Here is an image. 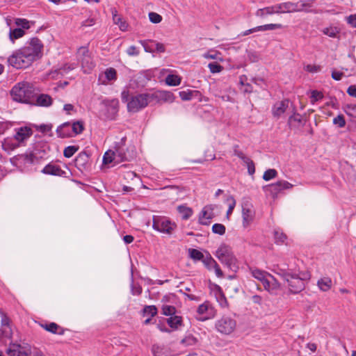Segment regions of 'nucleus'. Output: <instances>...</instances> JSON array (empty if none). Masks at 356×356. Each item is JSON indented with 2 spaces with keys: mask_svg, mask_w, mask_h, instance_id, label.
<instances>
[{
  "mask_svg": "<svg viewBox=\"0 0 356 356\" xmlns=\"http://www.w3.org/2000/svg\"><path fill=\"white\" fill-rule=\"evenodd\" d=\"M213 207L211 206H206L203 208L200 216V222L202 225H208L209 220L212 219L214 216L213 212Z\"/></svg>",
  "mask_w": 356,
  "mask_h": 356,
  "instance_id": "18",
  "label": "nucleus"
},
{
  "mask_svg": "<svg viewBox=\"0 0 356 356\" xmlns=\"http://www.w3.org/2000/svg\"><path fill=\"white\" fill-rule=\"evenodd\" d=\"M103 104L111 115H115L118 111L119 101L117 99H105Z\"/></svg>",
  "mask_w": 356,
  "mask_h": 356,
  "instance_id": "24",
  "label": "nucleus"
},
{
  "mask_svg": "<svg viewBox=\"0 0 356 356\" xmlns=\"http://www.w3.org/2000/svg\"><path fill=\"white\" fill-rule=\"evenodd\" d=\"M177 211L181 215L183 220H188L193 214L192 209L184 205L179 206Z\"/></svg>",
  "mask_w": 356,
  "mask_h": 356,
  "instance_id": "31",
  "label": "nucleus"
},
{
  "mask_svg": "<svg viewBox=\"0 0 356 356\" xmlns=\"http://www.w3.org/2000/svg\"><path fill=\"white\" fill-rule=\"evenodd\" d=\"M270 188L271 192H279L284 189H290L293 187V184L288 182L287 181L282 180L278 181L275 184H273L268 186Z\"/></svg>",
  "mask_w": 356,
  "mask_h": 356,
  "instance_id": "22",
  "label": "nucleus"
},
{
  "mask_svg": "<svg viewBox=\"0 0 356 356\" xmlns=\"http://www.w3.org/2000/svg\"><path fill=\"white\" fill-rule=\"evenodd\" d=\"M140 43L143 45L146 52L163 53L165 51V48L163 44L154 40H140Z\"/></svg>",
  "mask_w": 356,
  "mask_h": 356,
  "instance_id": "10",
  "label": "nucleus"
},
{
  "mask_svg": "<svg viewBox=\"0 0 356 356\" xmlns=\"http://www.w3.org/2000/svg\"><path fill=\"white\" fill-rule=\"evenodd\" d=\"M115 163V156L114 152L107 151L103 156V163L106 165L111 163Z\"/></svg>",
  "mask_w": 356,
  "mask_h": 356,
  "instance_id": "38",
  "label": "nucleus"
},
{
  "mask_svg": "<svg viewBox=\"0 0 356 356\" xmlns=\"http://www.w3.org/2000/svg\"><path fill=\"white\" fill-rule=\"evenodd\" d=\"M127 53L129 56H138L139 54V51L138 50L137 47L135 46H130L127 49Z\"/></svg>",
  "mask_w": 356,
  "mask_h": 356,
  "instance_id": "61",
  "label": "nucleus"
},
{
  "mask_svg": "<svg viewBox=\"0 0 356 356\" xmlns=\"http://www.w3.org/2000/svg\"><path fill=\"white\" fill-rule=\"evenodd\" d=\"M25 32L24 31L21 29V28H17V29H11L10 31V33H9V38H10V40L14 42L15 40L17 39H19L20 38H22V36H24Z\"/></svg>",
  "mask_w": 356,
  "mask_h": 356,
  "instance_id": "34",
  "label": "nucleus"
},
{
  "mask_svg": "<svg viewBox=\"0 0 356 356\" xmlns=\"http://www.w3.org/2000/svg\"><path fill=\"white\" fill-rule=\"evenodd\" d=\"M344 111L349 116L356 118V104H348L346 106Z\"/></svg>",
  "mask_w": 356,
  "mask_h": 356,
  "instance_id": "49",
  "label": "nucleus"
},
{
  "mask_svg": "<svg viewBox=\"0 0 356 356\" xmlns=\"http://www.w3.org/2000/svg\"><path fill=\"white\" fill-rule=\"evenodd\" d=\"M189 254L191 258H192L194 260L203 261L204 258L203 253L196 249H189Z\"/></svg>",
  "mask_w": 356,
  "mask_h": 356,
  "instance_id": "43",
  "label": "nucleus"
},
{
  "mask_svg": "<svg viewBox=\"0 0 356 356\" xmlns=\"http://www.w3.org/2000/svg\"><path fill=\"white\" fill-rule=\"evenodd\" d=\"M152 227L161 233L171 235L177 228V225L165 216H154L152 219Z\"/></svg>",
  "mask_w": 356,
  "mask_h": 356,
  "instance_id": "7",
  "label": "nucleus"
},
{
  "mask_svg": "<svg viewBox=\"0 0 356 356\" xmlns=\"http://www.w3.org/2000/svg\"><path fill=\"white\" fill-rule=\"evenodd\" d=\"M202 262L209 270H214L215 273L218 277H223V273L221 270L219 265L210 254H208L205 258H204Z\"/></svg>",
  "mask_w": 356,
  "mask_h": 356,
  "instance_id": "14",
  "label": "nucleus"
},
{
  "mask_svg": "<svg viewBox=\"0 0 356 356\" xmlns=\"http://www.w3.org/2000/svg\"><path fill=\"white\" fill-rule=\"evenodd\" d=\"M212 231L215 234L222 235L225 232V227L222 224L216 223L212 226Z\"/></svg>",
  "mask_w": 356,
  "mask_h": 356,
  "instance_id": "55",
  "label": "nucleus"
},
{
  "mask_svg": "<svg viewBox=\"0 0 356 356\" xmlns=\"http://www.w3.org/2000/svg\"><path fill=\"white\" fill-rule=\"evenodd\" d=\"M167 323L171 328L177 330L182 325V318L179 316L174 315L167 319Z\"/></svg>",
  "mask_w": 356,
  "mask_h": 356,
  "instance_id": "27",
  "label": "nucleus"
},
{
  "mask_svg": "<svg viewBox=\"0 0 356 356\" xmlns=\"http://www.w3.org/2000/svg\"><path fill=\"white\" fill-rule=\"evenodd\" d=\"M273 15V14H280V13H284V10H282V6L281 3L276 4L271 6Z\"/></svg>",
  "mask_w": 356,
  "mask_h": 356,
  "instance_id": "62",
  "label": "nucleus"
},
{
  "mask_svg": "<svg viewBox=\"0 0 356 356\" xmlns=\"http://www.w3.org/2000/svg\"><path fill=\"white\" fill-rule=\"evenodd\" d=\"M113 19L115 24H118L119 26V28L122 31H126L127 29L128 25L127 24L122 21V19L120 17V15L117 14H114L113 16Z\"/></svg>",
  "mask_w": 356,
  "mask_h": 356,
  "instance_id": "40",
  "label": "nucleus"
},
{
  "mask_svg": "<svg viewBox=\"0 0 356 356\" xmlns=\"http://www.w3.org/2000/svg\"><path fill=\"white\" fill-rule=\"evenodd\" d=\"M250 270L252 276L262 283L265 290L272 295L278 293L281 284L272 275L257 268H250Z\"/></svg>",
  "mask_w": 356,
  "mask_h": 356,
  "instance_id": "4",
  "label": "nucleus"
},
{
  "mask_svg": "<svg viewBox=\"0 0 356 356\" xmlns=\"http://www.w3.org/2000/svg\"><path fill=\"white\" fill-rule=\"evenodd\" d=\"M236 327V320L229 316H223L216 323V328L222 334H232Z\"/></svg>",
  "mask_w": 356,
  "mask_h": 356,
  "instance_id": "8",
  "label": "nucleus"
},
{
  "mask_svg": "<svg viewBox=\"0 0 356 356\" xmlns=\"http://www.w3.org/2000/svg\"><path fill=\"white\" fill-rule=\"evenodd\" d=\"M217 300L219 302V305H220L221 307L225 308V307H227V305H228L227 300L226 298L225 297V296L223 294H222L221 293H220L218 294V296H217Z\"/></svg>",
  "mask_w": 356,
  "mask_h": 356,
  "instance_id": "58",
  "label": "nucleus"
},
{
  "mask_svg": "<svg viewBox=\"0 0 356 356\" xmlns=\"http://www.w3.org/2000/svg\"><path fill=\"white\" fill-rule=\"evenodd\" d=\"M244 163L247 165L248 173L251 175H253L255 172L254 162L250 159H249L248 161H245Z\"/></svg>",
  "mask_w": 356,
  "mask_h": 356,
  "instance_id": "59",
  "label": "nucleus"
},
{
  "mask_svg": "<svg viewBox=\"0 0 356 356\" xmlns=\"http://www.w3.org/2000/svg\"><path fill=\"white\" fill-rule=\"evenodd\" d=\"M202 57L206 59L217 60L220 62L223 61V58L221 57V53L213 49L204 53Z\"/></svg>",
  "mask_w": 356,
  "mask_h": 356,
  "instance_id": "29",
  "label": "nucleus"
},
{
  "mask_svg": "<svg viewBox=\"0 0 356 356\" xmlns=\"http://www.w3.org/2000/svg\"><path fill=\"white\" fill-rule=\"evenodd\" d=\"M77 150L78 147L75 146H68L65 148L63 154L66 158H70L75 154Z\"/></svg>",
  "mask_w": 356,
  "mask_h": 356,
  "instance_id": "51",
  "label": "nucleus"
},
{
  "mask_svg": "<svg viewBox=\"0 0 356 356\" xmlns=\"http://www.w3.org/2000/svg\"><path fill=\"white\" fill-rule=\"evenodd\" d=\"M181 79L178 75L169 74L165 78V83L168 86H177L181 83Z\"/></svg>",
  "mask_w": 356,
  "mask_h": 356,
  "instance_id": "33",
  "label": "nucleus"
},
{
  "mask_svg": "<svg viewBox=\"0 0 356 356\" xmlns=\"http://www.w3.org/2000/svg\"><path fill=\"white\" fill-rule=\"evenodd\" d=\"M115 156V163L129 160V156H127L123 148H118L114 152Z\"/></svg>",
  "mask_w": 356,
  "mask_h": 356,
  "instance_id": "32",
  "label": "nucleus"
},
{
  "mask_svg": "<svg viewBox=\"0 0 356 356\" xmlns=\"http://www.w3.org/2000/svg\"><path fill=\"white\" fill-rule=\"evenodd\" d=\"M208 67L212 74L220 73L223 70V67L216 62L209 63Z\"/></svg>",
  "mask_w": 356,
  "mask_h": 356,
  "instance_id": "46",
  "label": "nucleus"
},
{
  "mask_svg": "<svg viewBox=\"0 0 356 356\" xmlns=\"http://www.w3.org/2000/svg\"><path fill=\"white\" fill-rule=\"evenodd\" d=\"M116 78V70L113 68H108L105 71L104 74L99 76V80L102 84L106 85L108 81H114Z\"/></svg>",
  "mask_w": 356,
  "mask_h": 356,
  "instance_id": "20",
  "label": "nucleus"
},
{
  "mask_svg": "<svg viewBox=\"0 0 356 356\" xmlns=\"http://www.w3.org/2000/svg\"><path fill=\"white\" fill-rule=\"evenodd\" d=\"M227 202H229V207H228V210L227 212V216H229L230 214H232V213L236 206V200H234V198L233 197L230 196L227 199Z\"/></svg>",
  "mask_w": 356,
  "mask_h": 356,
  "instance_id": "56",
  "label": "nucleus"
},
{
  "mask_svg": "<svg viewBox=\"0 0 356 356\" xmlns=\"http://www.w3.org/2000/svg\"><path fill=\"white\" fill-rule=\"evenodd\" d=\"M9 356H28V350H26L19 346H14L8 350Z\"/></svg>",
  "mask_w": 356,
  "mask_h": 356,
  "instance_id": "30",
  "label": "nucleus"
},
{
  "mask_svg": "<svg viewBox=\"0 0 356 356\" xmlns=\"http://www.w3.org/2000/svg\"><path fill=\"white\" fill-rule=\"evenodd\" d=\"M215 309L209 302L206 301L197 309V313L201 316L200 320L208 319L215 315Z\"/></svg>",
  "mask_w": 356,
  "mask_h": 356,
  "instance_id": "12",
  "label": "nucleus"
},
{
  "mask_svg": "<svg viewBox=\"0 0 356 356\" xmlns=\"http://www.w3.org/2000/svg\"><path fill=\"white\" fill-rule=\"evenodd\" d=\"M149 19L150 22L154 24L160 23L162 21L161 15L154 12H150L149 13Z\"/></svg>",
  "mask_w": 356,
  "mask_h": 356,
  "instance_id": "54",
  "label": "nucleus"
},
{
  "mask_svg": "<svg viewBox=\"0 0 356 356\" xmlns=\"http://www.w3.org/2000/svg\"><path fill=\"white\" fill-rule=\"evenodd\" d=\"M162 314L165 316H172L175 315L176 308L174 306L164 305L162 306Z\"/></svg>",
  "mask_w": 356,
  "mask_h": 356,
  "instance_id": "42",
  "label": "nucleus"
},
{
  "mask_svg": "<svg viewBox=\"0 0 356 356\" xmlns=\"http://www.w3.org/2000/svg\"><path fill=\"white\" fill-rule=\"evenodd\" d=\"M15 24L19 26V28L24 29H29L30 28V22L26 19H20L17 18L15 19Z\"/></svg>",
  "mask_w": 356,
  "mask_h": 356,
  "instance_id": "48",
  "label": "nucleus"
},
{
  "mask_svg": "<svg viewBox=\"0 0 356 356\" xmlns=\"http://www.w3.org/2000/svg\"><path fill=\"white\" fill-rule=\"evenodd\" d=\"M273 15L271 6L258 9L255 13V15L259 17H264L266 15Z\"/></svg>",
  "mask_w": 356,
  "mask_h": 356,
  "instance_id": "44",
  "label": "nucleus"
},
{
  "mask_svg": "<svg viewBox=\"0 0 356 356\" xmlns=\"http://www.w3.org/2000/svg\"><path fill=\"white\" fill-rule=\"evenodd\" d=\"M22 47L15 51L8 59V63L16 69L26 68L35 60L31 51Z\"/></svg>",
  "mask_w": 356,
  "mask_h": 356,
  "instance_id": "5",
  "label": "nucleus"
},
{
  "mask_svg": "<svg viewBox=\"0 0 356 356\" xmlns=\"http://www.w3.org/2000/svg\"><path fill=\"white\" fill-rule=\"evenodd\" d=\"M143 312L144 314L150 315L152 317H153L157 314V308L154 305L146 306L143 309Z\"/></svg>",
  "mask_w": 356,
  "mask_h": 356,
  "instance_id": "53",
  "label": "nucleus"
},
{
  "mask_svg": "<svg viewBox=\"0 0 356 356\" xmlns=\"http://www.w3.org/2000/svg\"><path fill=\"white\" fill-rule=\"evenodd\" d=\"M78 54L81 57V62L84 72L86 73L89 72L95 67V64L88 49L83 47H80L78 50Z\"/></svg>",
  "mask_w": 356,
  "mask_h": 356,
  "instance_id": "9",
  "label": "nucleus"
},
{
  "mask_svg": "<svg viewBox=\"0 0 356 356\" xmlns=\"http://www.w3.org/2000/svg\"><path fill=\"white\" fill-rule=\"evenodd\" d=\"M323 98V95L321 92L317 90L312 91L311 95V103L314 104L316 102L322 99Z\"/></svg>",
  "mask_w": 356,
  "mask_h": 356,
  "instance_id": "50",
  "label": "nucleus"
},
{
  "mask_svg": "<svg viewBox=\"0 0 356 356\" xmlns=\"http://www.w3.org/2000/svg\"><path fill=\"white\" fill-rule=\"evenodd\" d=\"M71 123L65 122L58 127L56 131L58 136L61 138H67L72 136Z\"/></svg>",
  "mask_w": 356,
  "mask_h": 356,
  "instance_id": "25",
  "label": "nucleus"
},
{
  "mask_svg": "<svg viewBox=\"0 0 356 356\" xmlns=\"http://www.w3.org/2000/svg\"><path fill=\"white\" fill-rule=\"evenodd\" d=\"M0 314L2 317L1 325L2 327H3V333L5 334L6 337H9L10 335V330L9 327V319L7 316H6V315L3 313L0 312Z\"/></svg>",
  "mask_w": 356,
  "mask_h": 356,
  "instance_id": "35",
  "label": "nucleus"
},
{
  "mask_svg": "<svg viewBox=\"0 0 356 356\" xmlns=\"http://www.w3.org/2000/svg\"><path fill=\"white\" fill-rule=\"evenodd\" d=\"M243 225L245 227H248L254 218V211L252 206L245 204L242 209Z\"/></svg>",
  "mask_w": 356,
  "mask_h": 356,
  "instance_id": "13",
  "label": "nucleus"
},
{
  "mask_svg": "<svg viewBox=\"0 0 356 356\" xmlns=\"http://www.w3.org/2000/svg\"><path fill=\"white\" fill-rule=\"evenodd\" d=\"M42 172L47 175L65 177L66 172L63 170L58 165L49 163L42 170Z\"/></svg>",
  "mask_w": 356,
  "mask_h": 356,
  "instance_id": "17",
  "label": "nucleus"
},
{
  "mask_svg": "<svg viewBox=\"0 0 356 356\" xmlns=\"http://www.w3.org/2000/svg\"><path fill=\"white\" fill-rule=\"evenodd\" d=\"M71 129H72V131H71L72 136L73 135H76V134H81L83 130V123L78 121V122L71 124Z\"/></svg>",
  "mask_w": 356,
  "mask_h": 356,
  "instance_id": "39",
  "label": "nucleus"
},
{
  "mask_svg": "<svg viewBox=\"0 0 356 356\" xmlns=\"http://www.w3.org/2000/svg\"><path fill=\"white\" fill-rule=\"evenodd\" d=\"M277 172L275 169H268L266 170L263 175V179L265 181H269L276 177Z\"/></svg>",
  "mask_w": 356,
  "mask_h": 356,
  "instance_id": "47",
  "label": "nucleus"
},
{
  "mask_svg": "<svg viewBox=\"0 0 356 356\" xmlns=\"http://www.w3.org/2000/svg\"><path fill=\"white\" fill-rule=\"evenodd\" d=\"M20 159L26 163H32L34 161V156L32 154H24L19 156Z\"/></svg>",
  "mask_w": 356,
  "mask_h": 356,
  "instance_id": "57",
  "label": "nucleus"
},
{
  "mask_svg": "<svg viewBox=\"0 0 356 356\" xmlns=\"http://www.w3.org/2000/svg\"><path fill=\"white\" fill-rule=\"evenodd\" d=\"M305 70L309 72L316 73L321 70V67L316 65H307L305 67Z\"/></svg>",
  "mask_w": 356,
  "mask_h": 356,
  "instance_id": "60",
  "label": "nucleus"
},
{
  "mask_svg": "<svg viewBox=\"0 0 356 356\" xmlns=\"http://www.w3.org/2000/svg\"><path fill=\"white\" fill-rule=\"evenodd\" d=\"M152 350L154 356H172L170 348L165 346L154 345Z\"/></svg>",
  "mask_w": 356,
  "mask_h": 356,
  "instance_id": "21",
  "label": "nucleus"
},
{
  "mask_svg": "<svg viewBox=\"0 0 356 356\" xmlns=\"http://www.w3.org/2000/svg\"><path fill=\"white\" fill-rule=\"evenodd\" d=\"M36 105L40 106H49L52 104L51 97L46 94H41L38 95L35 99Z\"/></svg>",
  "mask_w": 356,
  "mask_h": 356,
  "instance_id": "26",
  "label": "nucleus"
},
{
  "mask_svg": "<svg viewBox=\"0 0 356 356\" xmlns=\"http://www.w3.org/2000/svg\"><path fill=\"white\" fill-rule=\"evenodd\" d=\"M346 21L351 26L356 28V14L348 16L346 18Z\"/></svg>",
  "mask_w": 356,
  "mask_h": 356,
  "instance_id": "63",
  "label": "nucleus"
},
{
  "mask_svg": "<svg viewBox=\"0 0 356 356\" xmlns=\"http://www.w3.org/2000/svg\"><path fill=\"white\" fill-rule=\"evenodd\" d=\"M215 255L221 263L225 264L232 271L236 272L239 268L238 259L229 246L225 244L220 245L216 250Z\"/></svg>",
  "mask_w": 356,
  "mask_h": 356,
  "instance_id": "6",
  "label": "nucleus"
},
{
  "mask_svg": "<svg viewBox=\"0 0 356 356\" xmlns=\"http://www.w3.org/2000/svg\"><path fill=\"white\" fill-rule=\"evenodd\" d=\"M26 49L31 50L33 57L36 59L41 53L42 44L41 41L38 38H32L29 45L24 47Z\"/></svg>",
  "mask_w": 356,
  "mask_h": 356,
  "instance_id": "15",
  "label": "nucleus"
},
{
  "mask_svg": "<svg viewBox=\"0 0 356 356\" xmlns=\"http://www.w3.org/2000/svg\"><path fill=\"white\" fill-rule=\"evenodd\" d=\"M121 97L122 102H127L128 111L132 113L139 111L148 104L173 100V95L166 91H156L152 93H141L131 96L129 95V91H123Z\"/></svg>",
  "mask_w": 356,
  "mask_h": 356,
  "instance_id": "1",
  "label": "nucleus"
},
{
  "mask_svg": "<svg viewBox=\"0 0 356 356\" xmlns=\"http://www.w3.org/2000/svg\"><path fill=\"white\" fill-rule=\"evenodd\" d=\"M333 124L337 125L340 128H343L346 125V120L343 115H339L333 119Z\"/></svg>",
  "mask_w": 356,
  "mask_h": 356,
  "instance_id": "52",
  "label": "nucleus"
},
{
  "mask_svg": "<svg viewBox=\"0 0 356 356\" xmlns=\"http://www.w3.org/2000/svg\"><path fill=\"white\" fill-rule=\"evenodd\" d=\"M275 273L282 277L288 284L291 293H298L305 289V281L309 279L307 273H296L290 269L280 268L275 270Z\"/></svg>",
  "mask_w": 356,
  "mask_h": 356,
  "instance_id": "2",
  "label": "nucleus"
},
{
  "mask_svg": "<svg viewBox=\"0 0 356 356\" xmlns=\"http://www.w3.org/2000/svg\"><path fill=\"white\" fill-rule=\"evenodd\" d=\"M40 326L45 330L57 334H63L64 330L56 323H41Z\"/></svg>",
  "mask_w": 356,
  "mask_h": 356,
  "instance_id": "23",
  "label": "nucleus"
},
{
  "mask_svg": "<svg viewBox=\"0 0 356 356\" xmlns=\"http://www.w3.org/2000/svg\"><path fill=\"white\" fill-rule=\"evenodd\" d=\"M317 285L321 291H327L332 287V281L330 277H323L318 281Z\"/></svg>",
  "mask_w": 356,
  "mask_h": 356,
  "instance_id": "28",
  "label": "nucleus"
},
{
  "mask_svg": "<svg viewBox=\"0 0 356 356\" xmlns=\"http://www.w3.org/2000/svg\"><path fill=\"white\" fill-rule=\"evenodd\" d=\"M14 101L23 104H33L35 102V90L33 85L23 81L16 83L10 91Z\"/></svg>",
  "mask_w": 356,
  "mask_h": 356,
  "instance_id": "3",
  "label": "nucleus"
},
{
  "mask_svg": "<svg viewBox=\"0 0 356 356\" xmlns=\"http://www.w3.org/2000/svg\"><path fill=\"white\" fill-rule=\"evenodd\" d=\"M322 32L325 35H328L329 37L337 38V36L339 33V30L337 27L330 26V27L324 28L322 30Z\"/></svg>",
  "mask_w": 356,
  "mask_h": 356,
  "instance_id": "37",
  "label": "nucleus"
},
{
  "mask_svg": "<svg viewBox=\"0 0 356 356\" xmlns=\"http://www.w3.org/2000/svg\"><path fill=\"white\" fill-rule=\"evenodd\" d=\"M274 236L275 243L277 244H282L286 240V236L282 231L276 229L274 232Z\"/></svg>",
  "mask_w": 356,
  "mask_h": 356,
  "instance_id": "41",
  "label": "nucleus"
},
{
  "mask_svg": "<svg viewBox=\"0 0 356 356\" xmlns=\"http://www.w3.org/2000/svg\"><path fill=\"white\" fill-rule=\"evenodd\" d=\"M281 24H268L257 26V31H273L277 29H282Z\"/></svg>",
  "mask_w": 356,
  "mask_h": 356,
  "instance_id": "36",
  "label": "nucleus"
},
{
  "mask_svg": "<svg viewBox=\"0 0 356 356\" xmlns=\"http://www.w3.org/2000/svg\"><path fill=\"white\" fill-rule=\"evenodd\" d=\"M33 134V131L31 128L27 127H24L18 129L17 130L16 134L15 135V138L18 142H23L24 140L29 138Z\"/></svg>",
  "mask_w": 356,
  "mask_h": 356,
  "instance_id": "19",
  "label": "nucleus"
},
{
  "mask_svg": "<svg viewBox=\"0 0 356 356\" xmlns=\"http://www.w3.org/2000/svg\"><path fill=\"white\" fill-rule=\"evenodd\" d=\"M197 339L193 335H187L184 339L181 340V343L186 346H194L197 344Z\"/></svg>",
  "mask_w": 356,
  "mask_h": 356,
  "instance_id": "45",
  "label": "nucleus"
},
{
  "mask_svg": "<svg viewBox=\"0 0 356 356\" xmlns=\"http://www.w3.org/2000/svg\"><path fill=\"white\" fill-rule=\"evenodd\" d=\"M289 107V101L285 99L276 102L272 108V114L274 118H279L285 113Z\"/></svg>",
  "mask_w": 356,
  "mask_h": 356,
  "instance_id": "16",
  "label": "nucleus"
},
{
  "mask_svg": "<svg viewBox=\"0 0 356 356\" xmlns=\"http://www.w3.org/2000/svg\"><path fill=\"white\" fill-rule=\"evenodd\" d=\"M347 93L351 97H356V86H349L347 90Z\"/></svg>",
  "mask_w": 356,
  "mask_h": 356,
  "instance_id": "64",
  "label": "nucleus"
},
{
  "mask_svg": "<svg viewBox=\"0 0 356 356\" xmlns=\"http://www.w3.org/2000/svg\"><path fill=\"white\" fill-rule=\"evenodd\" d=\"M284 13L300 12L305 10V7H311V3L305 1H299L296 3L291 2L282 3Z\"/></svg>",
  "mask_w": 356,
  "mask_h": 356,
  "instance_id": "11",
  "label": "nucleus"
}]
</instances>
